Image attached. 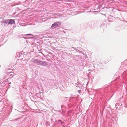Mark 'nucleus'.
Here are the masks:
<instances>
[{"label":"nucleus","mask_w":127,"mask_h":127,"mask_svg":"<svg viewBox=\"0 0 127 127\" xmlns=\"http://www.w3.org/2000/svg\"><path fill=\"white\" fill-rule=\"evenodd\" d=\"M61 24L60 22L58 21L55 22L51 26V28L54 29L58 27Z\"/></svg>","instance_id":"nucleus-1"},{"label":"nucleus","mask_w":127,"mask_h":127,"mask_svg":"<svg viewBox=\"0 0 127 127\" xmlns=\"http://www.w3.org/2000/svg\"><path fill=\"white\" fill-rule=\"evenodd\" d=\"M1 24L2 26H5L9 25L8 20H2L1 22Z\"/></svg>","instance_id":"nucleus-2"},{"label":"nucleus","mask_w":127,"mask_h":127,"mask_svg":"<svg viewBox=\"0 0 127 127\" xmlns=\"http://www.w3.org/2000/svg\"><path fill=\"white\" fill-rule=\"evenodd\" d=\"M7 74L6 75V77H9V78H11L13 77L14 75V73L13 72H7Z\"/></svg>","instance_id":"nucleus-3"},{"label":"nucleus","mask_w":127,"mask_h":127,"mask_svg":"<svg viewBox=\"0 0 127 127\" xmlns=\"http://www.w3.org/2000/svg\"><path fill=\"white\" fill-rule=\"evenodd\" d=\"M48 65V63L46 61H42L40 65L46 66H47Z\"/></svg>","instance_id":"nucleus-4"},{"label":"nucleus","mask_w":127,"mask_h":127,"mask_svg":"<svg viewBox=\"0 0 127 127\" xmlns=\"http://www.w3.org/2000/svg\"><path fill=\"white\" fill-rule=\"evenodd\" d=\"M8 23H9V24L12 25L13 24H14L15 21L13 19H8Z\"/></svg>","instance_id":"nucleus-5"},{"label":"nucleus","mask_w":127,"mask_h":127,"mask_svg":"<svg viewBox=\"0 0 127 127\" xmlns=\"http://www.w3.org/2000/svg\"><path fill=\"white\" fill-rule=\"evenodd\" d=\"M38 59L33 58L32 59V62L33 63L37 64Z\"/></svg>","instance_id":"nucleus-6"},{"label":"nucleus","mask_w":127,"mask_h":127,"mask_svg":"<svg viewBox=\"0 0 127 127\" xmlns=\"http://www.w3.org/2000/svg\"><path fill=\"white\" fill-rule=\"evenodd\" d=\"M53 36L52 35V34L48 33L47 34V36L46 37H48L49 38H51Z\"/></svg>","instance_id":"nucleus-7"},{"label":"nucleus","mask_w":127,"mask_h":127,"mask_svg":"<svg viewBox=\"0 0 127 127\" xmlns=\"http://www.w3.org/2000/svg\"><path fill=\"white\" fill-rule=\"evenodd\" d=\"M41 61H41L38 60L37 64L38 65H40Z\"/></svg>","instance_id":"nucleus-8"},{"label":"nucleus","mask_w":127,"mask_h":127,"mask_svg":"<svg viewBox=\"0 0 127 127\" xmlns=\"http://www.w3.org/2000/svg\"><path fill=\"white\" fill-rule=\"evenodd\" d=\"M94 8L93 9L91 8L90 11L92 12L95 13V9Z\"/></svg>","instance_id":"nucleus-9"},{"label":"nucleus","mask_w":127,"mask_h":127,"mask_svg":"<svg viewBox=\"0 0 127 127\" xmlns=\"http://www.w3.org/2000/svg\"><path fill=\"white\" fill-rule=\"evenodd\" d=\"M72 48H73L77 52H78L79 53H82V52L80 50H78L77 49L75 48L74 47H72Z\"/></svg>","instance_id":"nucleus-10"},{"label":"nucleus","mask_w":127,"mask_h":127,"mask_svg":"<svg viewBox=\"0 0 127 127\" xmlns=\"http://www.w3.org/2000/svg\"><path fill=\"white\" fill-rule=\"evenodd\" d=\"M58 121L59 122V124L60 123L61 125H62L63 124V122L61 120H59Z\"/></svg>","instance_id":"nucleus-11"},{"label":"nucleus","mask_w":127,"mask_h":127,"mask_svg":"<svg viewBox=\"0 0 127 127\" xmlns=\"http://www.w3.org/2000/svg\"><path fill=\"white\" fill-rule=\"evenodd\" d=\"M59 124V122L57 121H56L54 123V124L55 125H57Z\"/></svg>","instance_id":"nucleus-12"},{"label":"nucleus","mask_w":127,"mask_h":127,"mask_svg":"<svg viewBox=\"0 0 127 127\" xmlns=\"http://www.w3.org/2000/svg\"><path fill=\"white\" fill-rule=\"evenodd\" d=\"M32 35V34H26L25 35L28 36L29 35Z\"/></svg>","instance_id":"nucleus-13"},{"label":"nucleus","mask_w":127,"mask_h":127,"mask_svg":"<svg viewBox=\"0 0 127 127\" xmlns=\"http://www.w3.org/2000/svg\"><path fill=\"white\" fill-rule=\"evenodd\" d=\"M53 120H53V119L51 118V121H52V122H54Z\"/></svg>","instance_id":"nucleus-14"},{"label":"nucleus","mask_w":127,"mask_h":127,"mask_svg":"<svg viewBox=\"0 0 127 127\" xmlns=\"http://www.w3.org/2000/svg\"><path fill=\"white\" fill-rule=\"evenodd\" d=\"M18 119H17V118L16 119H15L14 120H13V121H15V120H17Z\"/></svg>","instance_id":"nucleus-15"},{"label":"nucleus","mask_w":127,"mask_h":127,"mask_svg":"<svg viewBox=\"0 0 127 127\" xmlns=\"http://www.w3.org/2000/svg\"><path fill=\"white\" fill-rule=\"evenodd\" d=\"M83 55H84V56H85V58H86V55H85L84 54H83Z\"/></svg>","instance_id":"nucleus-16"},{"label":"nucleus","mask_w":127,"mask_h":127,"mask_svg":"<svg viewBox=\"0 0 127 127\" xmlns=\"http://www.w3.org/2000/svg\"><path fill=\"white\" fill-rule=\"evenodd\" d=\"M59 16H61V15H60V14H59V15H58Z\"/></svg>","instance_id":"nucleus-17"},{"label":"nucleus","mask_w":127,"mask_h":127,"mask_svg":"<svg viewBox=\"0 0 127 127\" xmlns=\"http://www.w3.org/2000/svg\"><path fill=\"white\" fill-rule=\"evenodd\" d=\"M79 48V49L80 50H81V48H80V47Z\"/></svg>","instance_id":"nucleus-18"},{"label":"nucleus","mask_w":127,"mask_h":127,"mask_svg":"<svg viewBox=\"0 0 127 127\" xmlns=\"http://www.w3.org/2000/svg\"><path fill=\"white\" fill-rule=\"evenodd\" d=\"M73 98V97H71V98H70V99H72V98Z\"/></svg>","instance_id":"nucleus-19"},{"label":"nucleus","mask_w":127,"mask_h":127,"mask_svg":"<svg viewBox=\"0 0 127 127\" xmlns=\"http://www.w3.org/2000/svg\"><path fill=\"white\" fill-rule=\"evenodd\" d=\"M82 64H84V63H83V62H82Z\"/></svg>","instance_id":"nucleus-20"},{"label":"nucleus","mask_w":127,"mask_h":127,"mask_svg":"<svg viewBox=\"0 0 127 127\" xmlns=\"http://www.w3.org/2000/svg\"><path fill=\"white\" fill-rule=\"evenodd\" d=\"M11 84V82L9 84Z\"/></svg>","instance_id":"nucleus-21"},{"label":"nucleus","mask_w":127,"mask_h":127,"mask_svg":"<svg viewBox=\"0 0 127 127\" xmlns=\"http://www.w3.org/2000/svg\"><path fill=\"white\" fill-rule=\"evenodd\" d=\"M81 61H82V60Z\"/></svg>","instance_id":"nucleus-22"},{"label":"nucleus","mask_w":127,"mask_h":127,"mask_svg":"<svg viewBox=\"0 0 127 127\" xmlns=\"http://www.w3.org/2000/svg\"><path fill=\"white\" fill-rule=\"evenodd\" d=\"M88 82L87 84V85L88 84Z\"/></svg>","instance_id":"nucleus-23"},{"label":"nucleus","mask_w":127,"mask_h":127,"mask_svg":"<svg viewBox=\"0 0 127 127\" xmlns=\"http://www.w3.org/2000/svg\"><path fill=\"white\" fill-rule=\"evenodd\" d=\"M53 18H55V17H54Z\"/></svg>","instance_id":"nucleus-24"},{"label":"nucleus","mask_w":127,"mask_h":127,"mask_svg":"<svg viewBox=\"0 0 127 127\" xmlns=\"http://www.w3.org/2000/svg\"><path fill=\"white\" fill-rule=\"evenodd\" d=\"M79 91H78V92H79Z\"/></svg>","instance_id":"nucleus-25"}]
</instances>
